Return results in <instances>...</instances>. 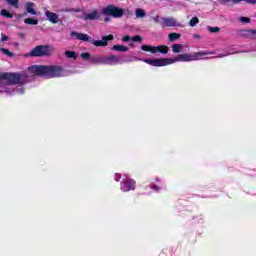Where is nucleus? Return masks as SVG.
Listing matches in <instances>:
<instances>
[{
	"label": "nucleus",
	"instance_id": "f257e3e1",
	"mask_svg": "<svg viewBox=\"0 0 256 256\" xmlns=\"http://www.w3.org/2000/svg\"><path fill=\"white\" fill-rule=\"evenodd\" d=\"M35 75L47 77L48 79L63 77V69L58 66L34 65L28 68L26 74L0 73V81H4V83L8 84L7 87H11L10 85L33 81Z\"/></svg>",
	"mask_w": 256,
	"mask_h": 256
},
{
	"label": "nucleus",
	"instance_id": "f03ea898",
	"mask_svg": "<svg viewBox=\"0 0 256 256\" xmlns=\"http://www.w3.org/2000/svg\"><path fill=\"white\" fill-rule=\"evenodd\" d=\"M205 55H215V52L204 51V52H195L192 54H179L175 58H162V59H139L134 58V61H143L147 63V65H151L152 67H165L167 65H173V63H177L179 61L189 62V61H199L201 57H205Z\"/></svg>",
	"mask_w": 256,
	"mask_h": 256
},
{
	"label": "nucleus",
	"instance_id": "7ed1b4c3",
	"mask_svg": "<svg viewBox=\"0 0 256 256\" xmlns=\"http://www.w3.org/2000/svg\"><path fill=\"white\" fill-rule=\"evenodd\" d=\"M54 51L55 48L51 45H38L28 55L29 57H49Z\"/></svg>",
	"mask_w": 256,
	"mask_h": 256
},
{
	"label": "nucleus",
	"instance_id": "20e7f679",
	"mask_svg": "<svg viewBox=\"0 0 256 256\" xmlns=\"http://www.w3.org/2000/svg\"><path fill=\"white\" fill-rule=\"evenodd\" d=\"M104 15H110L115 19H119L123 17V8H119L117 6L109 5L103 9Z\"/></svg>",
	"mask_w": 256,
	"mask_h": 256
},
{
	"label": "nucleus",
	"instance_id": "39448f33",
	"mask_svg": "<svg viewBox=\"0 0 256 256\" xmlns=\"http://www.w3.org/2000/svg\"><path fill=\"white\" fill-rule=\"evenodd\" d=\"M142 51H148L150 53H162V54H167L169 53V47L165 45H160V46H149V45H143L141 47Z\"/></svg>",
	"mask_w": 256,
	"mask_h": 256
},
{
	"label": "nucleus",
	"instance_id": "423d86ee",
	"mask_svg": "<svg viewBox=\"0 0 256 256\" xmlns=\"http://www.w3.org/2000/svg\"><path fill=\"white\" fill-rule=\"evenodd\" d=\"M0 93H7V95H13V93H18L19 95H23L25 93V88L23 86H18L15 89L11 86H3L0 83Z\"/></svg>",
	"mask_w": 256,
	"mask_h": 256
},
{
	"label": "nucleus",
	"instance_id": "0eeeda50",
	"mask_svg": "<svg viewBox=\"0 0 256 256\" xmlns=\"http://www.w3.org/2000/svg\"><path fill=\"white\" fill-rule=\"evenodd\" d=\"M106 65H123L125 60L121 56L109 55L105 56Z\"/></svg>",
	"mask_w": 256,
	"mask_h": 256
},
{
	"label": "nucleus",
	"instance_id": "6e6552de",
	"mask_svg": "<svg viewBox=\"0 0 256 256\" xmlns=\"http://www.w3.org/2000/svg\"><path fill=\"white\" fill-rule=\"evenodd\" d=\"M115 37L113 35L103 36L101 40H93L92 44L94 47H107L109 41H113Z\"/></svg>",
	"mask_w": 256,
	"mask_h": 256
},
{
	"label": "nucleus",
	"instance_id": "1a4fd4ad",
	"mask_svg": "<svg viewBox=\"0 0 256 256\" xmlns=\"http://www.w3.org/2000/svg\"><path fill=\"white\" fill-rule=\"evenodd\" d=\"M162 27H181L177 19L173 17H162Z\"/></svg>",
	"mask_w": 256,
	"mask_h": 256
},
{
	"label": "nucleus",
	"instance_id": "9d476101",
	"mask_svg": "<svg viewBox=\"0 0 256 256\" xmlns=\"http://www.w3.org/2000/svg\"><path fill=\"white\" fill-rule=\"evenodd\" d=\"M121 191L127 193L128 191H134L135 189V181L134 180H124L121 182Z\"/></svg>",
	"mask_w": 256,
	"mask_h": 256
},
{
	"label": "nucleus",
	"instance_id": "9b49d317",
	"mask_svg": "<svg viewBox=\"0 0 256 256\" xmlns=\"http://www.w3.org/2000/svg\"><path fill=\"white\" fill-rule=\"evenodd\" d=\"M101 17V12L99 10H93L90 13H84L82 19L84 21H97Z\"/></svg>",
	"mask_w": 256,
	"mask_h": 256
},
{
	"label": "nucleus",
	"instance_id": "f8f14e48",
	"mask_svg": "<svg viewBox=\"0 0 256 256\" xmlns=\"http://www.w3.org/2000/svg\"><path fill=\"white\" fill-rule=\"evenodd\" d=\"M71 37L78 39V41H90L91 37L87 34L79 33L76 31L71 32Z\"/></svg>",
	"mask_w": 256,
	"mask_h": 256
},
{
	"label": "nucleus",
	"instance_id": "ddd939ff",
	"mask_svg": "<svg viewBox=\"0 0 256 256\" xmlns=\"http://www.w3.org/2000/svg\"><path fill=\"white\" fill-rule=\"evenodd\" d=\"M45 15L48 19V21H50V23H59V15L53 13V12H50L49 10H46L45 11Z\"/></svg>",
	"mask_w": 256,
	"mask_h": 256
},
{
	"label": "nucleus",
	"instance_id": "4468645a",
	"mask_svg": "<svg viewBox=\"0 0 256 256\" xmlns=\"http://www.w3.org/2000/svg\"><path fill=\"white\" fill-rule=\"evenodd\" d=\"M35 3L33 2H27L25 4V10H26V13H29V15H37V10H35Z\"/></svg>",
	"mask_w": 256,
	"mask_h": 256
},
{
	"label": "nucleus",
	"instance_id": "2eb2a0df",
	"mask_svg": "<svg viewBox=\"0 0 256 256\" xmlns=\"http://www.w3.org/2000/svg\"><path fill=\"white\" fill-rule=\"evenodd\" d=\"M229 1H233L234 3H241V1H244V3H247L248 5H256V0H220V3L222 5H225L226 3H229Z\"/></svg>",
	"mask_w": 256,
	"mask_h": 256
},
{
	"label": "nucleus",
	"instance_id": "dca6fc26",
	"mask_svg": "<svg viewBox=\"0 0 256 256\" xmlns=\"http://www.w3.org/2000/svg\"><path fill=\"white\" fill-rule=\"evenodd\" d=\"M91 63L94 65H106L105 56H96L91 59Z\"/></svg>",
	"mask_w": 256,
	"mask_h": 256
},
{
	"label": "nucleus",
	"instance_id": "f3484780",
	"mask_svg": "<svg viewBox=\"0 0 256 256\" xmlns=\"http://www.w3.org/2000/svg\"><path fill=\"white\" fill-rule=\"evenodd\" d=\"M113 51H118L119 53H126V51H129V48L127 46L123 45H114L112 47Z\"/></svg>",
	"mask_w": 256,
	"mask_h": 256
},
{
	"label": "nucleus",
	"instance_id": "a211bd4d",
	"mask_svg": "<svg viewBox=\"0 0 256 256\" xmlns=\"http://www.w3.org/2000/svg\"><path fill=\"white\" fill-rule=\"evenodd\" d=\"M135 15L137 19H143L144 17H146L147 14L145 13V10L137 8L135 10Z\"/></svg>",
	"mask_w": 256,
	"mask_h": 256
},
{
	"label": "nucleus",
	"instance_id": "6ab92c4d",
	"mask_svg": "<svg viewBox=\"0 0 256 256\" xmlns=\"http://www.w3.org/2000/svg\"><path fill=\"white\" fill-rule=\"evenodd\" d=\"M243 35L251 39H256V30H244Z\"/></svg>",
	"mask_w": 256,
	"mask_h": 256
},
{
	"label": "nucleus",
	"instance_id": "aec40b11",
	"mask_svg": "<svg viewBox=\"0 0 256 256\" xmlns=\"http://www.w3.org/2000/svg\"><path fill=\"white\" fill-rule=\"evenodd\" d=\"M173 53H183V45L182 44H174L172 45Z\"/></svg>",
	"mask_w": 256,
	"mask_h": 256
},
{
	"label": "nucleus",
	"instance_id": "412c9836",
	"mask_svg": "<svg viewBox=\"0 0 256 256\" xmlns=\"http://www.w3.org/2000/svg\"><path fill=\"white\" fill-rule=\"evenodd\" d=\"M24 23H25L26 25H39V20L33 19V18H26V19L24 20Z\"/></svg>",
	"mask_w": 256,
	"mask_h": 256
},
{
	"label": "nucleus",
	"instance_id": "4be33fe9",
	"mask_svg": "<svg viewBox=\"0 0 256 256\" xmlns=\"http://www.w3.org/2000/svg\"><path fill=\"white\" fill-rule=\"evenodd\" d=\"M2 17H6V19H13V14H11L8 10L2 9L0 12Z\"/></svg>",
	"mask_w": 256,
	"mask_h": 256
},
{
	"label": "nucleus",
	"instance_id": "5701e85b",
	"mask_svg": "<svg viewBox=\"0 0 256 256\" xmlns=\"http://www.w3.org/2000/svg\"><path fill=\"white\" fill-rule=\"evenodd\" d=\"M181 38V34L179 33H170L168 35V39L169 41L173 42V41H177V39H180Z\"/></svg>",
	"mask_w": 256,
	"mask_h": 256
},
{
	"label": "nucleus",
	"instance_id": "b1692460",
	"mask_svg": "<svg viewBox=\"0 0 256 256\" xmlns=\"http://www.w3.org/2000/svg\"><path fill=\"white\" fill-rule=\"evenodd\" d=\"M64 55L68 58V59H77V54L74 51H66L64 53Z\"/></svg>",
	"mask_w": 256,
	"mask_h": 256
},
{
	"label": "nucleus",
	"instance_id": "393cba45",
	"mask_svg": "<svg viewBox=\"0 0 256 256\" xmlns=\"http://www.w3.org/2000/svg\"><path fill=\"white\" fill-rule=\"evenodd\" d=\"M11 7H14L15 9H19V0H6Z\"/></svg>",
	"mask_w": 256,
	"mask_h": 256
},
{
	"label": "nucleus",
	"instance_id": "a878e982",
	"mask_svg": "<svg viewBox=\"0 0 256 256\" xmlns=\"http://www.w3.org/2000/svg\"><path fill=\"white\" fill-rule=\"evenodd\" d=\"M1 53L4 55H7V57H14L15 54L13 52L9 51L7 48H0Z\"/></svg>",
	"mask_w": 256,
	"mask_h": 256
},
{
	"label": "nucleus",
	"instance_id": "bb28decb",
	"mask_svg": "<svg viewBox=\"0 0 256 256\" xmlns=\"http://www.w3.org/2000/svg\"><path fill=\"white\" fill-rule=\"evenodd\" d=\"M248 51H240V52H230V53H226V54H220L217 57L219 59L223 58V57H229V55H235V53H247Z\"/></svg>",
	"mask_w": 256,
	"mask_h": 256
},
{
	"label": "nucleus",
	"instance_id": "cd10ccee",
	"mask_svg": "<svg viewBox=\"0 0 256 256\" xmlns=\"http://www.w3.org/2000/svg\"><path fill=\"white\" fill-rule=\"evenodd\" d=\"M199 23V18L198 17H193L190 22L189 25L190 27H195V25H197Z\"/></svg>",
	"mask_w": 256,
	"mask_h": 256
},
{
	"label": "nucleus",
	"instance_id": "c85d7f7f",
	"mask_svg": "<svg viewBox=\"0 0 256 256\" xmlns=\"http://www.w3.org/2000/svg\"><path fill=\"white\" fill-rule=\"evenodd\" d=\"M208 30L210 31V33H219V31H221V28L208 26Z\"/></svg>",
	"mask_w": 256,
	"mask_h": 256
},
{
	"label": "nucleus",
	"instance_id": "c756f323",
	"mask_svg": "<svg viewBox=\"0 0 256 256\" xmlns=\"http://www.w3.org/2000/svg\"><path fill=\"white\" fill-rule=\"evenodd\" d=\"M239 21H241V23H251V18L240 17Z\"/></svg>",
	"mask_w": 256,
	"mask_h": 256
},
{
	"label": "nucleus",
	"instance_id": "7c9ffc66",
	"mask_svg": "<svg viewBox=\"0 0 256 256\" xmlns=\"http://www.w3.org/2000/svg\"><path fill=\"white\" fill-rule=\"evenodd\" d=\"M142 40L143 39L139 35H136V36L132 37V41H134L136 43H141Z\"/></svg>",
	"mask_w": 256,
	"mask_h": 256
},
{
	"label": "nucleus",
	"instance_id": "2f4dec72",
	"mask_svg": "<svg viewBox=\"0 0 256 256\" xmlns=\"http://www.w3.org/2000/svg\"><path fill=\"white\" fill-rule=\"evenodd\" d=\"M80 57H81L82 59L87 60V59H89V57H91V54L85 52V53L80 54Z\"/></svg>",
	"mask_w": 256,
	"mask_h": 256
},
{
	"label": "nucleus",
	"instance_id": "473e14b6",
	"mask_svg": "<svg viewBox=\"0 0 256 256\" xmlns=\"http://www.w3.org/2000/svg\"><path fill=\"white\" fill-rule=\"evenodd\" d=\"M123 15H127V16L133 15V12L129 9H123Z\"/></svg>",
	"mask_w": 256,
	"mask_h": 256
},
{
	"label": "nucleus",
	"instance_id": "72a5a7b5",
	"mask_svg": "<svg viewBox=\"0 0 256 256\" xmlns=\"http://www.w3.org/2000/svg\"><path fill=\"white\" fill-rule=\"evenodd\" d=\"M122 41H124L125 43H127V41H132V38H131V36L127 35V36H124V37L122 38Z\"/></svg>",
	"mask_w": 256,
	"mask_h": 256
},
{
	"label": "nucleus",
	"instance_id": "f704fd0d",
	"mask_svg": "<svg viewBox=\"0 0 256 256\" xmlns=\"http://www.w3.org/2000/svg\"><path fill=\"white\" fill-rule=\"evenodd\" d=\"M66 11H69V12H74V13H79V10H76V9H68V10H66Z\"/></svg>",
	"mask_w": 256,
	"mask_h": 256
},
{
	"label": "nucleus",
	"instance_id": "c9c22d12",
	"mask_svg": "<svg viewBox=\"0 0 256 256\" xmlns=\"http://www.w3.org/2000/svg\"><path fill=\"white\" fill-rule=\"evenodd\" d=\"M155 23H159V15H157L156 17H153Z\"/></svg>",
	"mask_w": 256,
	"mask_h": 256
},
{
	"label": "nucleus",
	"instance_id": "e433bc0d",
	"mask_svg": "<svg viewBox=\"0 0 256 256\" xmlns=\"http://www.w3.org/2000/svg\"><path fill=\"white\" fill-rule=\"evenodd\" d=\"M9 39V37H7V35H2V41H7Z\"/></svg>",
	"mask_w": 256,
	"mask_h": 256
},
{
	"label": "nucleus",
	"instance_id": "4c0bfd02",
	"mask_svg": "<svg viewBox=\"0 0 256 256\" xmlns=\"http://www.w3.org/2000/svg\"><path fill=\"white\" fill-rule=\"evenodd\" d=\"M152 189H154V191H158V190H159V186H157V185H152Z\"/></svg>",
	"mask_w": 256,
	"mask_h": 256
},
{
	"label": "nucleus",
	"instance_id": "58836bf2",
	"mask_svg": "<svg viewBox=\"0 0 256 256\" xmlns=\"http://www.w3.org/2000/svg\"><path fill=\"white\" fill-rule=\"evenodd\" d=\"M119 179H121V175L120 174L117 175L115 181H119Z\"/></svg>",
	"mask_w": 256,
	"mask_h": 256
},
{
	"label": "nucleus",
	"instance_id": "ea45409f",
	"mask_svg": "<svg viewBox=\"0 0 256 256\" xmlns=\"http://www.w3.org/2000/svg\"><path fill=\"white\" fill-rule=\"evenodd\" d=\"M196 39H200V36L199 35H195L194 36Z\"/></svg>",
	"mask_w": 256,
	"mask_h": 256
},
{
	"label": "nucleus",
	"instance_id": "a19ab883",
	"mask_svg": "<svg viewBox=\"0 0 256 256\" xmlns=\"http://www.w3.org/2000/svg\"><path fill=\"white\" fill-rule=\"evenodd\" d=\"M105 21H110V19L109 18H105Z\"/></svg>",
	"mask_w": 256,
	"mask_h": 256
},
{
	"label": "nucleus",
	"instance_id": "79ce46f5",
	"mask_svg": "<svg viewBox=\"0 0 256 256\" xmlns=\"http://www.w3.org/2000/svg\"><path fill=\"white\" fill-rule=\"evenodd\" d=\"M18 17H23V15H22V14H19Z\"/></svg>",
	"mask_w": 256,
	"mask_h": 256
}]
</instances>
